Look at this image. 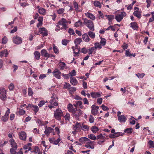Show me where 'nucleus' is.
Listing matches in <instances>:
<instances>
[{
    "label": "nucleus",
    "instance_id": "f257e3e1",
    "mask_svg": "<svg viewBox=\"0 0 154 154\" xmlns=\"http://www.w3.org/2000/svg\"><path fill=\"white\" fill-rule=\"evenodd\" d=\"M73 105L76 108H74L72 104L69 103L67 106L68 110L73 114H75V116H81L82 114L81 110L79 109H77V107L79 106L81 109H83L84 108V106L82 105V102L79 100L76 101H73Z\"/></svg>",
    "mask_w": 154,
    "mask_h": 154
},
{
    "label": "nucleus",
    "instance_id": "f03ea898",
    "mask_svg": "<svg viewBox=\"0 0 154 154\" xmlns=\"http://www.w3.org/2000/svg\"><path fill=\"white\" fill-rule=\"evenodd\" d=\"M67 23L68 21L66 19L62 18L57 23L56 28L55 29V31L58 32L60 29L65 30L67 29L68 28Z\"/></svg>",
    "mask_w": 154,
    "mask_h": 154
},
{
    "label": "nucleus",
    "instance_id": "7ed1b4c3",
    "mask_svg": "<svg viewBox=\"0 0 154 154\" xmlns=\"http://www.w3.org/2000/svg\"><path fill=\"white\" fill-rule=\"evenodd\" d=\"M84 20L83 24L87 26L90 30L94 31V24L92 21L91 20H88L87 18H83Z\"/></svg>",
    "mask_w": 154,
    "mask_h": 154
},
{
    "label": "nucleus",
    "instance_id": "20e7f679",
    "mask_svg": "<svg viewBox=\"0 0 154 154\" xmlns=\"http://www.w3.org/2000/svg\"><path fill=\"white\" fill-rule=\"evenodd\" d=\"M26 108L27 109H31L33 110L35 113V114L39 110V108L38 106L30 104H28V106H26Z\"/></svg>",
    "mask_w": 154,
    "mask_h": 154
},
{
    "label": "nucleus",
    "instance_id": "39448f33",
    "mask_svg": "<svg viewBox=\"0 0 154 154\" xmlns=\"http://www.w3.org/2000/svg\"><path fill=\"white\" fill-rule=\"evenodd\" d=\"M126 15V13L125 12H121L120 14H118L116 15L115 19L118 22H120Z\"/></svg>",
    "mask_w": 154,
    "mask_h": 154
},
{
    "label": "nucleus",
    "instance_id": "423d86ee",
    "mask_svg": "<svg viewBox=\"0 0 154 154\" xmlns=\"http://www.w3.org/2000/svg\"><path fill=\"white\" fill-rule=\"evenodd\" d=\"M38 32L42 35L43 37L47 36L48 35V31L44 27L39 28Z\"/></svg>",
    "mask_w": 154,
    "mask_h": 154
},
{
    "label": "nucleus",
    "instance_id": "0eeeda50",
    "mask_svg": "<svg viewBox=\"0 0 154 154\" xmlns=\"http://www.w3.org/2000/svg\"><path fill=\"white\" fill-rule=\"evenodd\" d=\"M6 91L5 88L0 90V98L3 100H4L6 99Z\"/></svg>",
    "mask_w": 154,
    "mask_h": 154
},
{
    "label": "nucleus",
    "instance_id": "6e6552de",
    "mask_svg": "<svg viewBox=\"0 0 154 154\" xmlns=\"http://www.w3.org/2000/svg\"><path fill=\"white\" fill-rule=\"evenodd\" d=\"M54 76L56 78L60 79L61 78V72L57 69H55L52 72Z\"/></svg>",
    "mask_w": 154,
    "mask_h": 154
},
{
    "label": "nucleus",
    "instance_id": "1a4fd4ad",
    "mask_svg": "<svg viewBox=\"0 0 154 154\" xmlns=\"http://www.w3.org/2000/svg\"><path fill=\"white\" fill-rule=\"evenodd\" d=\"M41 54L42 56L47 58L46 60L51 57V54L48 53L47 50L45 49H43L41 50Z\"/></svg>",
    "mask_w": 154,
    "mask_h": 154
},
{
    "label": "nucleus",
    "instance_id": "9d476101",
    "mask_svg": "<svg viewBox=\"0 0 154 154\" xmlns=\"http://www.w3.org/2000/svg\"><path fill=\"white\" fill-rule=\"evenodd\" d=\"M13 41L14 43L17 45L20 44L22 42V40L21 38L17 36L13 38Z\"/></svg>",
    "mask_w": 154,
    "mask_h": 154
},
{
    "label": "nucleus",
    "instance_id": "9b49d317",
    "mask_svg": "<svg viewBox=\"0 0 154 154\" xmlns=\"http://www.w3.org/2000/svg\"><path fill=\"white\" fill-rule=\"evenodd\" d=\"M45 131H44V133L45 134L48 135L50 133H53L54 131V129L50 127L47 128V126L45 127Z\"/></svg>",
    "mask_w": 154,
    "mask_h": 154
},
{
    "label": "nucleus",
    "instance_id": "f8f14e48",
    "mask_svg": "<svg viewBox=\"0 0 154 154\" xmlns=\"http://www.w3.org/2000/svg\"><path fill=\"white\" fill-rule=\"evenodd\" d=\"M99 107L93 105L91 106V112L92 114L95 115H97L98 110Z\"/></svg>",
    "mask_w": 154,
    "mask_h": 154
},
{
    "label": "nucleus",
    "instance_id": "ddd939ff",
    "mask_svg": "<svg viewBox=\"0 0 154 154\" xmlns=\"http://www.w3.org/2000/svg\"><path fill=\"white\" fill-rule=\"evenodd\" d=\"M20 138L22 140H25L26 139V133L22 131L19 132L18 134Z\"/></svg>",
    "mask_w": 154,
    "mask_h": 154
},
{
    "label": "nucleus",
    "instance_id": "4468645a",
    "mask_svg": "<svg viewBox=\"0 0 154 154\" xmlns=\"http://www.w3.org/2000/svg\"><path fill=\"white\" fill-rule=\"evenodd\" d=\"M73 4L75 10L77 11L80 12L82 11V9H80V8H82V7L80 6L79 5L76 1H74Z\"/></svg>",
    "mask_w": 154,
    "mask_h": 154
},
{
    "label": "nucleus",
    "instance_id": "2eb2a0df",
    "mask_svg": "<svg viewBox=\"0 0 154 154\" xmlns=\"http://www.w3.org/2000/svg\"><path fill=\"white\" fill-rule=\"evenodd\" d=\"M82 38L83 40L85 42H89L90 40L88 33L83 34L82 36Z\"/></svg>",
    "mask_w": 154,
    "mask_h": 154
},
{
    "label": "nucleus",
    "instance_id": "dca6fc26",
    "mask_svg": "<svg viewBox=\"0 0 154 154\" xmlns=\"http://www.w3.org/2000/svg\"><path fill=\"white\" fill-rule=\"evenodd\" d=\"M50 102L51 104H53L55 106L58 105V103L56 101V99L54 96L51 97V99L50 100Z\"/></svg>",
    "mask_w": 154,
    "mask_h": 154
},
{
    "label": "nucleus",
    "instance_id": "f3484780",
    "mask_svg": "<svg viewBox=\"0 0 154 154\" xmlns=\"http://www.w3.org/2000/svg\"><path fill=\"white\" fill-rule=\"evenodd\" d=\"M70 83L73 85H76L78 83V82L74 77H71L70 78Z\"/></svg>",
    "mask_w": 154,
    "mask_h": 154
},
{
    "label": "nucleus",
    "instance_id": "a211bd4d",
    "mask_svg": "<svg viewBox=\"0 0 154 154\" xmlns=\"http://www.w3.org/2000/svg\"><path fill=\"white\" fill-rule=\"evenodd\" d=\"M82 125L80 123L77 122L75 125H73V128L74 130H76L77 131H80V129L81 128Z\"/></svg>",
    "mask_w": 154,
    "mask_h": 154
},
{
    "label": "nucleus",
    "instance_id": "6ab92c4d",
    "mask_svg": "<svg viewBox=\"0 0 154 154\" xmlns=\"http://www.w3.org/2000/svg\"><path fill=\"white\" fill-rule=\"evenodd\" d=\"M54 116H63V114L61 109L59 108L56 110Z\"/></svg>",
    "mask_w": 154,
    "mask_h": 154
},
{
    "label": "nucleus",
    "instance_id": "aec40b11",
    "mask_svg": "<svg viewBox=\"0 0 154 154\" xmlns=\"http://www.w3.org/2000/svg\"><path fill=\"white\" fill-rule=\"evenodd\" d=\"M130 25V27L134 30H137L138 28L137 23L135 22L131 23Z\"/></svg>",
    "mask_w": 154,
    "mask_h": 154
},
{
    "label": "nucleus",
    "instance_id": "412c9836",
    "mask_svg": "<svg viewBox=\"0 0 154 154\" xmlns=\"http://www.w3.org/2000/svg\"><path fill=\"white\" fill-rule=\"evenodd\" d=\"M91 97L93 98H96L100 97V94L98 92H92L91 93Z\"/></svg>",
    "mask_w": 154,
    "mask_h": 154
},
{
    "label": "nucleus",
    "instance_id": "4be33fe9",
    "mask_svg": "<svg viewBox=\"0 0 154 154\" xmlns=\"http://www.w3.org/2000/svg\"><path fill=\"white\" fill-rule=\"evenodd\" d=\"M59 66L60 70H63L64 69H66L67 68L65 63L64 62H61L60 60L59 63Z\"/></svg>",
    "mask_w": 154,
    "mask_h": 154
},
{
    "label": "nucleus",
    "instance_id": "5701e85b",
    "mask_svg": "<svg viewBox=\"0 0 154 154\" xmlns=\"http://www.w3.org/2000/svg\"><path fill=\"white\" fill-rule=\"evenodd\" d=\"M10 144L11 145L12 148H17V146L15 141L13 139H11L9 140Z\"/></svg>",
    "mask_w": 154,
    "mask_h": 154
},
{
    "label": "nucleus",
    "instance_id": "b1692460",
    "mask_svg": "<svg viewBox=\"0 0 154 154\" xmlns=\"http://www.w3.org/2000/svg\"><path fill=\"white\" fill-rule=\"evenodd\" d=\"M85 15L87 17H88L93 20H94L95 19V17L94 15L91 13H89L88 12L86 13H85Z\"/></svg>",
    "mask_w": 154,
    "mask_h": 154
},
{
    "label": "nucleus",
    "instance_id": "393cba45",
    "mask_svg": "<svg viewBox=\"0 0 154 154\" xmlns=\"http://www.w3.org/2000/svg\"><path fill=\"white\" fill-rule=\"evenodd\" d=\"M34 54L35 56V59L37 60H38L39 59L41 56L40 52L38 51H35L34 52Z\"/></svg>",
    "mask_w": 154,
    "mask_h": 154
},
{
    "label": "nucleus",
    "instance_id": "a878e982",
    "mask_svg": "<svg viewBox=\"0 0 154 154\" xmlns=\"http://www.w3.org/2000/svg\"><path fill=\"white\" fill-rule=\"evenodd\" d=\"M38 11L40 14L43 15H45L46 14L45 9L42 8H40L39 9Z\"/></svg>",
    "mask_w": 154,
    "mask_h": 154
},
{
    "label": "nucleus",
    "instance_id": "bb28decb",
    "mask_svg": "<svg viewBox=\"0 0 154 154\" xmlns=\"http://www.w3.org/2000/svg\"><path fill=\"white\" fill-rule=\"evenodd\" d=\"M91 129L94 134H95L99 131L98 128L95 126H93L91 127Z\"/></svg>",
    "mask_w": 154,
    "mask_h": 154
},
{
    "label": "nucleus",
    "instance_id": "cd10ccee",
    "mask_svg": "<svg viewBox=\"0 0 154 154\" xmlns=\"http://www.w3.org/2000/svg\"><path fill=\"white\" fill-rule=\"evenodd\" d=\"M118 119L120 122H125L127 120L125 116H118Z\"/></svg>",
    "mask_w": 154,
    "mask_h": 154
},
{
    "label": "nucleus",
    "instance_id": "c85d7f7f",
    "mask_svg": "<svg viewBox=\"0 0 154 154\" xmlns=\"http://www.w3.org/2000/svg\"><path fill=\"white\" fill-rule=\"evenodd\" d=\"M89 128V127L87 125H85L83 124H82V125L81 129L82 130L84 131H88Z\"/></svg>",
    "mask_w": 154,
    "mask_h": 154
},
{
    "label": "nucleus",
    "instance_id": "c756f323",
    "mask_svg": "<svg viewBox=\"0 0 154 154\" xmlns=\"http://www.w3.org/2000/svg\"><path fill=\"white\" fill-rule=\"evenodd\" d=\"M140 13V11H136L134 12L133 14L134 16L137 17L138 18H140L141 17Z\"/></svg>",
    "mask_w": 154,
    "mask_h": 154
},
{
    "label": "nucleus",
    "instance_id": "7c9ffc66",
    "mask_svg": "<svg viewBox=\"0 0 154 154\" xmlns=\"http://www.w3.org/2000/svg\"><path fill=\"white\" fill-rule=\"evenodd\" d=\"M72 49L73 51L74 52L73 53L75 54L74 55V56L75 57H76L77 55L79 54L80 50H78V49L77 48H75V49H74V47L73 46H72Z\"/></svg>",
    "mask_w": 154,
    "mask_h": 154
},
{
    "label": "nucleus",
    "instance_id": "2f4dec72",
    "mask_svg": "<svg viewBox=\"0 0 154 154\" xmlns=\"http://www.w3.org/2000/svg\"><path fill=\"white\" fill-rule=\"evenodd\" d=\"M87 33L88 36H89L91 38L93 39L95 38V35L94 32L92 31H89Z\"/></svg>",
    "mask_w": 154,
    "mask_h": 154
},
{
    "label": "nucleus",
    "instance_id": "473e14b6",
    "mask_svg": "<svg viewBox=\"0 0 154 154\" xmlns=\"http://www.w3.org/2000/svg\"><path fill=\"white\" fill-rule=\"evenodd\" d=\"M74 42L76 45V46L77 47V45L80 44L82 42V40L81 38H79L75 39Z\"/></svg>",
    "mask_w": 154,
    "mask_h": 154
},
{
    "label": "nucleus",
    "instance_id": "72a5a7b5",
    "mask_svg": "<svg viewBox=\"0 0 154 154\" xmlns=\"http://www.w3.org/2000/svg\"><path fill=\"white\" fill-rule=\"evenodd\" d=\"M86 144L89 145L91 146H94V142L91 141L89 138H87L86 141Z\"/></svg>",
    "mask_w": 154,
    "mask_h": 154
},
{
    "label": "nucleus",
    "instance_id": "f704fd0d",
    "mask_svg": "<svg viewBox=\"0 0 154 154\" xmlns=\"http://www.w3.org/2000/svg\"><path fill=\"white\" fill-rule=\"evenodd\" d=\"M116 25H119V24H115L113 26L110 25L106 29H105V30H111L114 31H115V29L114 28V27Z\"/></svg>",
    "mask_w": 154,
    "mask_h": 154
},
{
    "label": "nucleus",
    "instance_id": "c9c22d12",
    "mask_svg": "<svg viewBox=\"0 0 154 154\" xmlns=\"http://www.w3.org/2000/svg\"><path fill=\"white\" fill-rule=\"evenodd\" d=\"M88 138L93 140H95L96 139V137L92 134H90L88 135Z\"/></svg>",
    "mask_w": 154,
    "mask_h": 154
},
{
    "label": "nucleus",
    "instance_id": "e433bc0d",
    "mask_svg": "<svg viewBox=\"0 0 154 154\" xmlns=\"http://www.w3.org/2000/svg\"><path fill=\"white\" fill-rule=\"evenodd\" d=\"M100 43L98 42H96L94 44L95 46L93 47L95 48V50L97 49L98 48L99 49H100L102 48V45L101 44H100Z\"/></svg>",
    "mask_w": 154,
    "mask_h": 154
},
{
    "label": "nucleus",
    "instance_id": "4c0bfd02",
    "mask_svg": "<svg viewBox=\"0 0 154 154\" xmlns=\"http://www.w3.org/2000/svg\"><path fill=\"white\" fill-rule=\"evenodd\" d=\"M132 128H127L124 130V132L129 134H131L132 133Z\"/></svg>",
    "mask_w": 154,
    "mask_h": 154
},
{
    "label": "nucleus",
    "instance_id": "58836bf2",
    "mask_svg": "<svg viewBox=\"0 0 154 154\" xmlns=\"http://www.w3.org/2000/svg\"><path fill=\"white\" fill-rule=\"evenodd\" d=\"M131 118H130L129 119V122L130 123L131 125H134L135 124V121L134 120L135 119L136 120H137V119H136L135 118H134L132 116H131Z\"/></svg>",
    "mask_w": 154,
    "mask_h": 154
},
{
    "label": "nucleus",
    "instance_id": "ea45409f",
    "mask_svg": "<svg viewBox=\"0 0 154 154\" xmlns=\"http://www.w3.org/2000/svg\"><path fill=\"white\" fill-rule=\"evenodd\" d=\"M105 17L108 19L109 21L112 20L114 18V16L113 15H106Z\"/></svg>",
    "mask_w": 154,
    "mask_h": 154
},
{
    "label": "nucleus",
    "instance_id": "a19ab883",
    "mask_svg": "<svg viewBox=\"0 0 154 154\" xmlns=\"http://www.w3.org/2000/svg\"><path fill=\"white\" fill-rule=\"evenodd\" d=\"M106 43V40L104 38H102L101 39V40L100 42L101 45L104 46L105 45Z\"/></svg>",
    "mask_w": 154,
    "mask_h": 154
},
{
    "label": "nucleus",
    "instance_id": "79ce46f5",
    "mask_svg": "<svg viewBox=\"0 0 154 154\" xmlns=\"http://www.w3.org/2000/svg\"><path fill=\"white\" fill-rule=\"evenodd\" d=\"M71 86V85L69 83L66 82L65 83V84L64 85L63 88L69 90L70 88V87Z\"/></svg>",
    "mask_w": 154,
    "mask_h": 154
},
{
    "label": "nucleus",
    "instance_id": "37998d69",
    "mask_svg": "<svg viewBox=\"0 0 154 154\" xmlns=\"http://www.w3.org/2000/svg\"><path fill=\"white\" fill-rule=\"evenodd\" d=\"M95 48L93 47L90 48L88 49V54L89 55L91 54L93 52L95 53V51H94L95 50Z\"/></svg>",
    "mask_w": 154,
    "mask_h": 154
},
{
    "label": "nucleus",
    "instance_id": "c03bdc74",
    "mask_svg": "<svg viewBox=\"0 0 154 154\" xmlns=\"http://www.w3.org/2000/svg\"><path fill=\"white\" fill-rule=\"evenodd\" d=\"M65 9L63 8H59L58 10H57V13L58 14H61L64 12Z\"/></svg>",
    "mask_w": 154,
    "mask_h": 154
},
{
    "label": "nucleus",
    "instance_id": "a18cd8bd",
    "mask_svg": "<svg viewBox=\"0 0 154 154\" xmlns=\"http://www.w3.org/2000/svg\"><path fill=\"white\" fill-rule=\"evenodd\" d=\"M28 93L29 96H32L33 95V93L32 89L31 88H28Z\"/></svg>",
    "mask_w": 154,
    "mask_h": 154
},
{
    "label": "nucleus",
    "instance_id": "49530a36",
    "mask_svg": "<svg viewBox=\"0 0 154 154\" xmlns=\"http://www.w3.org/2000/svg\"><path fill=\"white\" fill-rule=\"evenodd\" d=\"M101 139L104 140L105 139V136H103L102 134H100L99 135H97L96 137V139Z\"/></svg>",
    "mask_w": 154,
    "mask_h": 154
},
{
    "label": "nucleus",
    "instance_id": "de8ad7c7",
    "mask_svg": "<svg viewBox=\"0 0 154 154\" xmlns=\"http://www.w3.org/2000/svg\"><path fill=\"white\" fill-rule=\"evenodd\" d=\"M87 138L86 137H82L81 138H80L79 140V141L82 143H84L85 142H86V140H87Z\"/></svg>",
    "mask_w": 154,
    "mask_h": 154
},
{
    "label": "nucleus",
    "instance_id": "09e8293b",
    "mask_svg": "<svg viewBox=\"0 0 154 154\" xmlns=\"http://www.w3.org/2000/svg\"><path fill=\"white\" fill-rule=\"evenodd\" d=\"M53 49L54 50V52L56 54H58L59 52V50L57 48V47H56L54 45Z\"/></svg>",
    "mask_w": 154,
    "mask_h": 154
},
{
    "label": "nucleus",
    "instance_id": "8fccbe9b",
    "mask_svg": "<svg viewBox=\"0 0 154 154\" xmlns=\"http://www.w3.org/2000/svg\"><path fill=\"white\" fill-rule=\"evenodd\" d=\"M82 24V23L80 20H79L78 21L75 22V26L76 27H79L81 26Z\"/></svg>",
    "mask_w": 154,
    "mask_h": 154
},
{
    "label": "nucleus",
    "instance_id": "3c124183",
    "mask_svg": "<svg viewBox=\"0 0 154 154\" xmlns=\"http://www.w3.org/2000/svg\"><path fill=\"white\" fill-rule=\"evenodd\" d=\"M8 88L10 91L13 90L14 88V84L13 83H11L8 86Z\"/></svg>",
    "mask_w": 154,
    "mask_h": 154
},
{
    "label": "nucleus",
    "instance_id": "603ef678",
    "mask_svg": "<svg viewBox=\"0 0 154 154\" xmlns=\"http://www.w3.org/2000/svg\"><path fill=\"white\" fill-rule=\"evenodd\" d=\"M17 148H12L10 149V152L12 154H15L16 153V150Z\"/></svg>",
    "mask_w": 154,
    "mask_h": 154
},
{
    "label": "nucleus",
    "instance_id": "864d4df0",
    "mask_svg": "<svg viewBox=\"0 0 154 154\" xmlns=\"http://www.w3.org/2000/svg\"><path fill=\"white\" fill-rule=\"evenodd\" d=\"M69 42V41L66 39H63L62 41V44L63 45H66Z\"/></svg>",
    "mask_w": 154,
    "mask_h": 154
},
{
    "label": "nucleus",
    "instance_id": "5fc2aeb1",
    "mask_svg": "<svg viewBox=\"0 0 154 154\" xmlns=\"http://www.w3.org/2000/svg\"><path fill=\"white\" fill-rule=\"evenodd\" d=\"M40 151L39 149L38 146H35V147L34 150L33 151H31V152H34L35 153H36Z\"/></svg>",
    "mask_w": 154,
    "mask_h": 154
},
{
    "label": "nucleus",
    "instance_id": "6e6d98bb",
    "mask_svg": "<svg viewBox=\"0 0 154 154\" xmlns=\"http://www.w3.org/2000/svg\"><path fill=\"white\" fill-rule=\"evenodd\" d=\"M136 75L139 78H142L144 76L145 74H144V73H142L141 74L138 73L137 74H136Z\"/></svg>",
    "mask_w": 154,
    "mask_h": 154
},
{
    "label": "nucleus",
    "instance_id": "4d7b16f0",
    "mask_svg": "<svg viewBox=\"0 0 154 154\" xmlns=\"http://www.w3.org/2000/svg\"><path fill=\"white\" fill-rule=\"evenodd\" d=\"M18 112L19 115H22L25 114V111L23 109H19Z\"/></svg>",
    "mask_w": 154,
    "mask_h": 154
},
{
    "label": "nucleus",
    "instance_id": "13d9d810",
    "mask_svg": "<svg viewBox=\"0 0 154 154\" xmlns=\"http://www.w3.org/2000/svg\"><path fill=\"white\" fill-rule=\"evenodd\" d=\"M94 6L96 7H99L100 6V4L99 2L97 1H94Z\"/></svg>",
    "mask_w": 154,
    "mask_h": 154
},
{
    "label": "nucleus",
    "instance_id": "bf43d9fd",
    "mask_svg": "<svg viewBox=\"0 0 154 154\" xmlns=\"http://www.w3.org/2000/svg\"><path fill=\"white\" fill-rule=\"evenodd\" d=\"M146 2L147 3L146 7L148 8L150 6L151 4V0H146Z\"/></svg>",
    "mask_w": 154,
    "mask_h": 154
},
{
    "label": "nucleus",
    "instance_id": "052dcab7",
    "mask_svg": "<svg viewBox=\"0 0 154 154\" xmlns=\"http://www.w3.org/2000/svg\"><path fill=\"white\" fill-rule=\"evenodd\" d=\"M115 134L116 137H118L120 136H123L124 134V133H120L119 132H117V133H115Z\"/></svg>",
    "mask_w": 154,
    "mask_h": 154
},
{
    "label": "nucleus",
    "instance_id": "680f3d73",
    "mask_svg": "<svg viewBox=\"0 0 154 154\" xmlns=\"http://www.w3.org/2000/svg\"><path fill=\"white\" fill-rule=\"evenodd\" d=\"M69 74L71 76H74L76 75V72L74 69H73L72 71L69 73Z\"/></svg>",
    "mask_w": 154,
    "mask_h": 154
},
{
    "label": "nucleus",
    "instance_id": "e2e57ef3",
    "mask_svg": "<svg viewBox=\"0 0 154 154\" xmlns=\"http://www.w3.org/2000/svg\"><path fill=\"white\" fill-rule=\"evenodd\" d=\"M151 147L154 148V142L152 140H149L148 143Z\"/></svg>",
    "mask_w": 154,
    "mask_h": 154
},
{
    "label": "nucleus",
    "instance_id": "0e129e2a",
    "mask_svg": "<svg viewBox=\"0 0 154 154\" xmlns=\"http://www.w3.org/2000/svg\"><path fill=\"white\" fill-rule=\"evenodd\" d=\"M8 116H2V120L4 122L7 121L8 119Z\"/></svg>",
    "mask_w": 154,
    "mask_h": 154
},
{
    "label": "nucleus",
    "instance_id": "69168bd1",
    "mask_svg": "<svg viewBox=\"0 0 154 154\" xmlns=\"http://www.w3.org/2000/svg\"><path fill=\"white\" fill-rule=\"evenodd\" d=\"M68 32L69 33L70 35H74L75 34V33L74 32V30L73 29L69 28V30L68 31Z\"/></svg>",
    "mask_w": 154,
    "mask_h": 154
},
{
    "label": "nucleus",
    "instance_id": "338daca9",
    "mask_svg": "<svg viewBox=\"0 0 154 154\" xmlns=\"http://www.w3.org/2000/svg\"><path fill=\"white\" fill-rule=\"evenodd\" d=\"M36 122L38 123L40 126H42L44 124L43 121H41L39 119H37Z\"/></svg>",
    "mask_w": 154,
    "mask_h": 154
},
{
    "label": "nucleus",
    "instance_id": "774afa93",
    "mask_svg": "<svg viewBox=\"0 0 154 154\" xmlns=\"http://www.w3.org/2000/svg\"><path fill=\"white\" fill-rule=\"evenodd\" d=\"M7 41V38L6 37H4L3 38L2 40V42L3 44H5L6 43Z\"/></svg>",
    "mask_w": 154,
    "mask_h": 154
}]
</instances>
